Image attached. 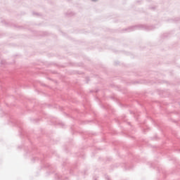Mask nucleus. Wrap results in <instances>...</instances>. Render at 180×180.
I'll return each mask as SVG.
<instances>
[{
  "mask_svg": "<svg viewBox=\"0 0 180 180\" xmlns=\"http://www.w3.org/2000/svg\"><path fill=\"white\" fill-rule=\"evenodd\" d=\"M92 1H96V0H92Z\"/></svg>",
  "mask_w": 180,
  "mask_h": 180,
  "instance_id": "f257e3e1",
  "label": "nucleus"
}]
</instances>
